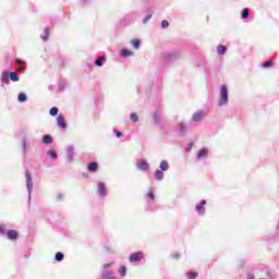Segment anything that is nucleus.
Instances as JSON below:
<instances>
[{"instance_id": "obj_13", "label": "nucleus", "mask_w": 279, "mask_h": 279, "mask_svg": "<svg viewBox=\"0 0 279 279\" xmlns=\"http://www.w3.org/2000/svg\"><path fill=\"white\" fill-rule=\"evenodd\" d=\"M208 156V148H202L197 154V159L202 160Z\"/></svg>"}, {"instance_id": "obj_1", "label": "nucleus", "mask_w": 279, "mask_h": 279, "mask_svg": "<svg viewBox=\"0 0 279 279\" xmlns=\"http://www.w3.org/2000/svg\"><path fill=\"white\" fill-rule=\"evenodd\" d=\"M229 97H228V85H222L220 88V99L218 102L219 108L223 106H228Z\"/></svg>"}, {"instance_id": "obj_15", "label": "nucleus", "mask_w": 279, "mask_h": 279, "mask_svg": "<svg viewBox=\"0 0 279 279\" xmlns=\"http://www.w3.org/2000/svg\"><path fill=\"white\" fill-rule=\"evenodd\" d=\"M159 170L160 171H169V161L167 160H161L159 165Z\"/></svg>"}, {"instance_id": "obj_21", "label": "nucleus", "mask_w": 279, "mask_h": 279, "mask_svg": "<svg viewBox=\"0 0 279 279\" xmlns=\"http://www.w3.org/2000/svg\"><path fill=\"white\" fill-rule=\"evenodd\" d=\"M179 131L181 132V134H186V124L183 122H180L179 125Z\"/></svg>"}, {"instance_id": "obj_27", "label": "nucleus", "mask_w": 279, "mask_h": 279, "mask_svg": "<svg viewBox=\"0 0 279 279\" xmlns=\"http://www.w3.org/2000/svg\"><path fill=\"white\" fill-rule=\"evenodd\" d=\"M66 88V82L65 81H60L59 82V90L62 93Z\"/></svg>"}, {"instance_id": "obj_45", "label": "nucleus", "mask_w": 279, "mask_h": 279, "mask_svg": "<svg viewBox=\"0 0 279 279\" xmlns=\"http://www.w3.org/2000/svg\"><path fill=\"white\" fill-rule=\"evenodd\" d=\"M173 258H180L179 254L172 255Z\"/></svg>"}, {"instance_id": "obj_32", "label": "nucleus", "mask_w": 279, "mask_h": 279, "mask_svg": "<svg viewBox=\"0 0 279 279\" xmlns=\"http://www.w3.org/2000/svg\"><path fill=\"white\" fill-rule=\"evenodd\" d=\"M113 134H116L117 138H122L123 133H121V131L113 129Z\"/></svg>"}, {"instance_id": "obj_6", "label": "nucleus", "mask_w": 279, "mask_h": 279, "mask_svg": "<svg viewBox=\"0 0 279 279\" xmlns=\"http://www.w3.org/2000/svg\"><path fill=\"white\" fill-rule=\"evenodd\" d=\"M97 191L100 197H106L108 195V190L106 189V183L98 182Z\"/></svg>"}, {"instance_id": "obj_5", "label": "nucleus", "mask_w": 279, "mask_h": 279, "mask_svg": "<svg viewBox=\"0 0 279 279\" xmlns=\"http://www.w3.org/2000/svg\"><path fill=\"white\" fill-rule=\"evenodd\" d=\"M68 162H73L75 160V147L68 146L66 149Z\"/></svg>"}, {"instance_id": "obj_10", "label": "nucleus", "mask_w": 279, "mask_h": 279, "mask_svg": "<svg viewBox=\"0 0 279 279\" xmlns=\"http://www.w3.org/2000/svg\"><path fill=\"white\" fill-rule=\"evenodd\" d=\"M155 180H157V182H161V180H165V172L160 169L156 170Z\"/></svg>"}, {"instance_id": "obj_39", "label": "nucleus", "mask_w": 279, "mask_h": 279, "mask_svg": "<svg viewBox=\"0 0 279 279\" xmlns=\"http://www.w3.org/2000/svg\"><path fill=\"white\" fill-rule=\"evenodd\" d=\"M0 234H5V227L4 226H0Z\"/></svg>"}, {"instance_id": "obj_14", "label": "nucleus", "mask_w": 279, "mask_h": 279, "mask_svg": "<svg viewBox=\"0 0 279 279\" xmlns=\"http://www.w3.org/2000/svg\"><path fill=\"white\" fill-rule=\"evenodd\" d=\"M7 236L10 239V241H15V239L19 236V233L15 230H9Z\"/></svg>"}, {"instance_id": "obj_12", "label": "nucleus", "mask_w": 279, "mask_h": 279, "mask_svg": "<svg viewBox=\"0 0 279 279\" xmlns=\"http://www.w3.org/2000/svg\"><path fill=\"white\" fill-rule=\"evenodd\" d=\"M1 83L2 84H10V72H2Z\"/></svg>"}, {"instance_id": "obj_22", "label": "nucleus", "mask_w": 279, "mask_h": 279, "mask_svg": "<svg viewBox=\"0 0 279 279\" xmlns=\"http://www.w3.org/2000/svg\"><path fill=\"white\" fill-rule=\"evenodd\" d=\"M54 259L58 262V263H62V260H64V254H62L61 252H58L54 256Z\"/></svg>"}, {"instance_id": "obj_24", "label": "nucleus", "mask_w": 279, "mask_h": 279, "mask_svg": "<svg viewBox=\"0 0 279 279\" xmlns=\"http://www.w3.org/2000/svg\"><path fill=\"white\" fill-rule=\"evenodd\" d=\"M41 39L48 40L49 39V28L44 29V34L40 36Z\"/></svg>"}, {"instance_id": "obj_9", "label": "nucleus", "mask_w": 279, "mask_h": 279, "mask_svg": "<svg viewBox=\"0 0 279 279\" xmlns=\"http://www.w3.org/2000/svg\"><path fill=\"white\" fill-rule=\"evenodd\" d=\"M202 119H204V112L203 111H197L192 117V121H194V122L202 121Z\"/></svg>"}, {"instance_id": "obj_37", "label": "nucleus", "mask_w": 279, "mask_h": 279, "mask_svg": "<svg viewBox=\"0 0 279 279\" xmlns=\"http://www.w3.org/2000/svg\"><path fill=\"white\" fill-rule=\"evenodd\" d=\"M197 278V272H189L187 274V279H195Z\"/></svg>"}, {"instance_id": "obj_44", "label": "nucleus", "mask_w": 279, "mask_h": 279, "mask_svg": "<svg viewBox=\"0 0 279 279\" xmlns=\"http://www.w3.org/2000/svg\"><path fill=\"white\" fill-rule=\"evenodd\" d=\"M246 279H254V275H247Z\"/></svg>"}, {"instance_id": "obj_23", "label": "nucleus", "mask_w": 279, "mask_h": 279, "mask_svg": "<svg viewBox=\"0 0 279 279\" xmlns=\"http://www.w3.org/2000/svg\"><path fill=\"white\" fill-rule=\"evenodd\" d=\"M20 104H23L25 101H27V95H25V93H21L17 97Z\"/></svg>"}, {"instance_id": "obj_7", "label": "nucleus", "mask_w": 279, "mask_h": 279, "mask_svg": "<svg viewBox=\"0 0 279 279\" xmlns=\"http://www.w3.org/2000/svg\"><path fill=\"white\" fill-rule=\"evenodd\" d=\"M206 201H202L201 203H198L195 206V210L196 213H198L199 215H204V213H206Z\"/></svg>"}, {"instance_id": "obj_19", "label": "nucleus", "mask_w": 279, "mask_h": 279, "mask_svg": "<svg viewBox=\"0 0 279 279\" xmlns=\"http://www.w3.org/2000/svg\"><path fill=\"white\" fill-rule=\"evenodd\" d=\"M106 60V57L101 56V57H98L95 61V65L96 66H104V61Z\"/></svg>"}, {"instance_id": "obj_40", "label": "nucleus", "mask_w": 279, "mask_h": 279, "mask_svg": "<svg viewBox=\"0 0 279 279\" xmlns=\"http://www.w3.org/2000/svg\"><path fill=\"white\" fill-rule=\"evenodd\" d=\"M16 64H19L20 66L25 64V61L21 60V59H17L16 60Z\"/></svg>"}, {"instance_id": "obj_41", "label": "nucleus", "mask_w": 279, "mask_h": 279, "mask_svg": "<svg viewBox=\"0 0 279 279\" xmlns=\"http://www.w3.org/2000/svg\"><path fill=\"white\" fill-rule=\"evenodd\" d=\"M147 197H148V199H154V192H149V193L147 194Z\"/></svg>"}, {"instance_id": "obj_8", "label": "nucleus", "mask_w": 279, "mask_h": 279, "mask_svg": "<svg viewBox=\"0 0 279 279\" xmlns=\"http://www.w3.org/2000/svg\"><path fill=\"white\" fill-rule=\"evenodd\" d=\"M57 125L61 128V130H66V122H64V118L62 116H58Z\"/></svg>"}, {"instance_id": "obj_25", "label": "nucleus", "mask_w": 279, "mask_h": 279, "mask_svg": "<svg viewBox=\"0 0 279 279\" xmlns=\"http://www.w3.org/2000/svg\"><path fill=\"white\" fill-rule=\"evenodd\" d=\"M11 82H19V75L14 72H10Z\"/></svg>"}, {"instance_id": "obj_36", "label": "nucleus", "mask_w": 279, "mask_h": 279, "mask_svg": "<svg viewBox=\"0 0 279 279\" xmlns=\"http://www.w3.org/2000/svg\"><path fill=\"white\" fill-rule=\"evenodd\" d=\"M264 69H269V66H274V62L271 61H266L264 64H263Z\"/></svg>"}, {"instance_id": "obj_38", "label": "nucleus", "mask_w": 279, "mask_h": 279, "mask_svg": "<svg viewBox=\"0 0 279 279\" xmlns=\"http://www.w3.org/2000/svg\"><path fill=\"white\" fill-rule=\"evenodd\" d=\"M57 199L58 202H62V199H64V194H58Z\"/></svg>"}, {"instance_id": "obj_16", "label": "nucleus", "mask_w": 279, "mask_h": 279, "mask_svg": "<svg viewBox=\"0 0 279 279\" xmlns=\"http://www.w3.org/2000/svg\"><path fill=\"white\" fill-rule=\"evenodd\" d=\"M226 51H228V48L226 46L220 45L217 47L218 56H226Z\"/></svg>"}, {"instance_id": "obj_4", "label": "nucleus", "mask_w": 279, "mask_h": 279, "mask_svg": "<svg viewBox=\"0 0 279 279\" xmlns=\"http://www.w3.org/2000/svg\"><path fill=\"white\" fill-rule=\"evenodd\" d=\"M136 167L140 171H149V162H147L145 159H140Z\"/></svg>"}, {"instance_id": "obj_42", "label": "nucleus", "mask_w": 279, "mask_h": 279, "mask_svg": "<svg viewBox=\"0 0 279 279\" xmlns=\"http://www.w3.org/2000/svg\"><path fill=\"white\" fill-rule=\"evenodd\" d=\"M83 5H88L90 3V0H82Z\"/></svg>"}, {"instance_id": "obj_43", "label": "nucleus", "mask_w": 279, "mask_h": 279, "mask_svg": "<svg viewBox=\"0 0 279 279\" xmlns=\"http://www.w3.org/2000/svg\"><path fill=\"white\" fill-rule=\"evenodd\" d=\"M112 264H106L104 265V269H108V267H111Z\"/></svg>"}, {"instance_id": "obj_34", "label": "nucleus", "mask_w": 279, "mask_h": 279, "mask_svg": "<svg viewBox=\"0 0 279 279\" xmlns=\"http://www.w3.org/2000/svg\"><path fill=\"white\" fill-rule=\"evenodd\" d=\"M122 56H123V58H128V56H132V52L128 49H123L122 50Z\"/></svg>"}, {"instance_id": "obj_31", "label": "nucleus", "mask_w": 279, "mask_h": 279, "mask_svg": "<svg viewBox=\"0 0 279 279\" xmlns=\"http://www.w3.org/2000/svg\"><path fill=\"white\" fill-rule=\"evenodd\" d=\"M130 119H131V121H134V123H136L138 121V114L131 113Z\"/></svg>"}, {"instance_id": "obj_17", "label": "nucleus", "mask_w": 279, "mask_h": 279, "mask_svg": "<svg viewBox=\"0 0 279 279\" xmlns=\"http://www.w3.org/2000/svg\"><path fill=\"white\" fill-rule=\"evenodd\" d=\"M27 141H28V137H27V135H25L22 138V150H23V154H27Z\"/></svg>"}, {"instance_id": "obj_20", "label": "nucleus", "mask_w": 279, "mask_h": 279, "mask_svg": "<svg viewBox=\"0 0 279 279\" xmlns=\"http://www.w3.org/2000/svg\"><path fill=\"white\" fill-rule=\"evenodd\" d=\"M48 156H50V158H52V160H58V153H56V150L50 149L47 151Z\"/></svg>"}, {"instance_id": "obj_35", "label": "nucleus", "mask_w": 279, "mask_h": 279, "mask_svg": "<svg viewBox=\"0 0 279 279\" xmlns=\"http://www.w3.org/2000/svg\"><path fill=\"white\" fill-rule=\"evenodd\" d=\"M167 27H169V22H168L167 20H163V21L161 22V28H162V29H167Z\"/></svg>"}, {"instance_id": "obj_11", "label": "nucleus", "mask_w": 279, "mask_h": 279, "mask_svg": "<svg viewBox=\"0 0 279 279\" xmlns=\"http://www.w3.org/2000/svg\"><path fill=\"white\" fill-rule=\"evenodd\" d=\"M87 169L90 173H95L97 171V169H99V165L95 161L90 162L88 166H87Z\"/></svg>"}, {"instance_id": "obj_18", "label": "nucleus", "mask_w": 279, "mask_h": 279, "mask_svg": "<svg viewBox=\"0 0 279 279\" xmlns=\"http://www.w3.org/2000/svg\"><path fill=\"white\" fill-rule=\"evenodd\" d=\"M43 143L44 145H51V143H53V138L51 135H44Z\"/></svg>"}, {"instance_id": "obj_29", "label": "nucleus", "mask_w": 279, "mask_h": 279, "mask_svg": "<svg viewBox=\"0 0 279 279\" xmlns=\"http://www.w3.org/2000/svg\"><path fill=\"white\" fill-rule=\"evenodd\" d=\"M126 271H128V268H125V266H122L119 269V274H120V276H122V278L125 277Z\"/></svg>"}, {"instance_id": "obj_28", "label": "nucleus", "mask_w": 279, "mask_h": 279, "mask_svg": "<svg viewBox=\"0 0 279 279\" xmlns=\"http://www.w3.org/2000/svg\"><path fill=\"white\" fill-rule=\"evenodd\" d=\"M248 17H250V9H243L242 19H248Z\"/></svg>"}, {"instance_id": "obj_33", "label": "nucleus", "mask_w": 279, "mask_h": 279, "mask_svg": "<svg viewBox=\"0 0 279 279\" xmlns=\"http://www.w3.org/2000/svg\"><path fill=\"white\" fill-rule=\"evenodd\" d=\"M149 21H151V14H148L144 17V20H143L144 25H147V23H149Z\"/></svg>"}, {"instance_id": "obj_26", "label": "nucleus", "mask_w": 279, "mask_h": 279, "mask_svg": "<svg viewBox=\"0 0 279 279\" xmlns=\"http://www.w3.org/2000/svg\"><path fill=\"white\" fill-rule=\"evenodd\" d=\"M132 45H133L134 49H140V47H141V40H138V39H133V40H132Z\"/></svg>"}, {"instance_id": "obj_3", "label": "nucleus", "mask_w": 279, "mask_h": 279, "mask_svg": "<svg viewBox=\"0 0 279 279\" xmlns=\"http://www.w3.org/2000/svg\"><path fill=\"white\" fill-rule=\"evenodd\" d=\"M142 258H145L143 252H136L130 255L129 260L130 263H140Z\"/></svg>"}, {"instance_id": "obj_2", "label": "nucleus", "mask_w": 279, "mask_h": 279, "mask_svg": "<svg viewBox=\"0 0 279 279\" xmlns=\"http://www.w3.org/2000/svg\"><path fill=\"white\" fill-rule=\"evenodd\" d=\"M25 178H26V189L28 191V202H32V191L34 189V181L32 179V174L29 173V170L25 171Z\"/></svg>"}, {"instance_id": "obj_30", "label": "nucleus", "mask_w": 279, "mask_h": 279, "mask_svg": "<svg viewBox=\"0 0 279 279\" xmlns=\"http://www.w3.org/2000/svg\"><path fill=\"white\" fill-rule=\"evenodd\" d=\"M57 114H58V107H52L50 109V116L51 117H57Z\"/></svg>"}]
</instances>
